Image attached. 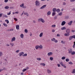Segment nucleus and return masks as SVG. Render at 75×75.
I'll use <instances>...</instances> for the list:
<instances>
[{
    "mask_svg": "<svg viewBox=\"0 0 75 75\" xmlns=\"http://www.w3.org/2000/svg\"><path fill=\"white\" fill-rule=\"evenodd\" d=\"M35 48L36 50H38L39 48V45H37L35 46Z\"/></svg>",
    "mask_w": 75,
    "mask_h": 75,
    "instance_id": "nucleus-23",
    "label": "nucleus"
},
{
    "mask_svg": "<svg viewBox=\"0 0 75 75\" xmlns=\"http://www.w3.org/2000/svg\"><path fill=\"white\" fill-rule=\"evenodd\" d=\"M3 55V53L2 52H0V57H1Z\"/></svg>",
    "mask_w": 75,
    "mask_h": 75,
    "instance_id": "nucleus-33",
    "label": "nucleus"
},
{
    "mask_svg": "<svg viewBox=\"0 0 75 75\" xmlns=\"http://www.w3.org/2000/svg\"><path fill=\"white\" fill-rule=\"evenodd\" d=\"M66 62H69V59H66Z\"/></svg>",
    "mask_w": 75,
    "mask_h": 75,
    "instance_id": "nucleus-34",
    "label": "nucleus"
},
{
    "mask_svg": "<svg viewBox=\"0 0 75 75\" xmlns=\"http://www.w3.org/2000/svg\"><path fill=\"white\" fill-rule=\"evenodd\" d=\"M66 58V57H65L63 56V57H62V58H61L62 59H65Z\"/></svg>",
    "mask_w": 75,
    "mask_h": 75,
    "instance_id": "nucleus-28",
    "label": "nucleus"
},
{
    "mask_svg": "<svg viewBox=\"0 0 75 75\" xmlns=\"http://www.w3.org/2000/svg\"><path fill=\"white\" fill-rule=\"evenodd\" d=\"M8 0H5L4 2L5 3H7Z\"/></svg>",
    "mask_w": 75,
    "mask_h": 75,
    "instance_id": "nucleus-52",
    "label": "nucleus"
},
{
    "mask_svg": "<svg viewBox=\"0 0 75 75\" xmlns=\"http://www.w3.org/2000/svg\"><path fill=\"white\" fill-rule=\"evenodd\" d=\"M39 48H40V49H42L43 47L41 45L39 46Z\"/></svg>",
    "mask_w": 75,
    "mask_h": 75,
    "instance_id": "nucleus-21",
    "label": "nucleus"
},
{
    "mask_svg": "<svg viewBox=\"0 0 75 75\" xmlns=\"http://www.w3.org/2000/svg\"><path fill=\"white\" fill-rule=\"evenodd\" d=\"M41 22L42 23H44L45 22V21H44V19H42V20L41 21Z\"/></svg>",
    "mask_w": 75,
    "mask_h": 75,
    "instance_id": "nucleus-24",
    "label": "nucleus"
},
{
    "mask_svg": "<svg viewBox=\"0 0 75 75\" xmlns=\"http://www.w3.org/2000/svg\"><path fill=\"white\" fill-rule=\"evenodd\" d=\"M72 74H75V69H73V71L71 72Z\"/></svg>",
    "mask_w": 75,
    "mask_h": 75,
    "instance_id": "nucleus-26",
    "label": "nucleus"
},
{
    "mask_svg": "<svg viewBox=\"0 0 75 75\" xmlns=\"http://www.w3.org/2000/svg\"><path fill=\"white\" fill-rule=\"evenodd\" d=\"M16 40V38L13 37L11 39V42H13V41H14Z\"/></svg>",
    "mask_w": 75,
    "mask_h": 75,
    "instance_id": "nucleus-9",
    "label": "nucleus"
},
{
    "mask_svg": "<svg viewBox=\"0 0 75 75\" xmlns=\"http://www.w3.org/2000/svg\"><path fill=\"white\" fill-rule=\"evenodd\" d=\"M75 1V0H70V2H74Z\"/></svg>",
    "mask_w": 75,
    "mask_h": 75,
    "instance_id": "nucleus-50",
    "label": "nucleus"
},
{
    "mask_svg": "<svg viewBox=\"0 0 75 75\" xmlns=\"http://www.w3.org/2000/svg\"><path fill=\"white\" fill-rule=\"evenodd\" d=\"M47 55L48 56H50V55H52V52H50L48 53H47Z\"/></svg>",
    "mask_w": 75,
    "mask_h": 75,
    "instance_id": "nucleus-13",
    "label": "nucleus"
},
{
    "mask_svg": "<svg viewBox=\"0 0 75 75\" xmlns=\"http://www.w3.org/2000/svg\"><path fill=\"white\" fill-rule=\"evenodd\" d=\"M47 72L48 74H51V71L49 69H47Z\"/></svg>",
    "mask_w": 75,
    "mask_h": 75,
    "instance_id": "nucleus-11",
    "label": "nucleus"
},
{
    "mask_svg": "<svg viewBox=\"0 0 75 75\" xmlns=\"http://www.w3.org/2000/svg\"><path fill=\"white\" fill-rule=\"evenodd\" d=\"M14 20H15V21H17V19L16 18H14Z\"/></svg>",
    "mask_w": 75,
    "mask_h": 75,
    "instance_id": "nucleus-58",
    "label": "nucleus"
},
{
    "mask_svg": "<svg viewBox=\"0 0 75 75\" xmlns=\"http://www.w3.org/2000/svg\"><path fill=\"white\" fill-rule=\"evenodd\" d=\"M41 58H37V60H38V61H41Z\"/></svg>",
    "mask_w": 75,
    "mask_h": 75,
    "instance_id": "nucleus-36",
    "label": "nucleus"
},
{
    "mask_svg": "<svg viewBox=\"0 0 75 75\" xmlns=\"http://www.w3.org/2000/svg\"><path fill=\"white\" fill-rule=\"evenodd\" d=\"M52 27L55 28L56 27V25H52Z\"/></svg>",
    "mask_w": 75,
    "mask_h": 75,
    "instance_id": "nucleus-47",
    "label": "nucleus"
},
{
    "mask_svg": "<svg viewBox=\"0 0 75 75\" xmlns=\"http://www.w3.org/2000/svg\"><path fill=\"white\" fill-rule=\"evenodd\" d=\"M33 23H36V21H35V20H33Z\"/></svg>",
    "mask_w": 75,
    "mask_h": 75,
    "instance_id": "nucleus-55",
    "label": "nucleus"
},
{
    "mask_svg": "<svg viewBox=\"0 0 75 75\" xmlns=\"http://www.w3.org/2000/svg\"><path fill=\"white\" fill-rule=\"evenodd\" d=\"M24 3H23L22 4L20 5V7H23L24 6Z\"/></svg>",
    "mask_w": 75,
    "mask_h": 75,
    "instance_id": "nucleus-22",
    "label": "nucleus"
},
{
    "mask_svg": "<svg viewBox=\"0 0 75 75\" xmlns=\"http://www.w3.org/2000/svg\"><path fill=\"white\" fill-rule=\"evenodd\" d=\"M40 65H42L43 66V67H45V63H41L40 64Z\"/></svg>",
    "mask_w": 75,
    "mask_h": 75,
    "instance_id": "nucleus-25",
    "label": "nucleus"
},
{
    "mask_svg": "<svg viewBox=\"0 0 75 75\" xmlns=\"http://www.w3.org/2000/svg\"><path fill=\"white\" fill-rule=\"evenodd\" d=\"M61 42L62 44H65V41H63V40L61 41Z\"/></svg>",
    "mask_w": 75,
    "mask_h": 75,
    "instance_id": "nucleus-49",
    "label": "nucleus"
},
{
    "mask_svg": "<svg viewBox=\"0 0 75 75\" xmlns=\"http://www.w3.org/2000/svg\"><path fill=\"white\" fill-rule=\"evenodd\" d=\"M64 18L65 19H67V18H69V16H65Z\"/></svg>",
    "mask_w": 75,
    "mask_h": 75,
    "instance_id": "nucleus-44",
    "label": "nucleus"
},
{
    "mask_svg": "<svg viewBox=\"0 0 75 75\" xmlns=\"http://www.w3.org/2000/svg\"><path fill=\"white\" fill-rule=\"evenodd\" d=\"M56 14V13L55 12H53L52 13V16H54L55 14Z\"/></svg>",
    "mask_w": 75,
    "mask_h": 75,
    "instance_id": "nucleus-40",
    "label": "nucleus"
},
{
    "mask_svg": "<svg viewBox=\"0 0 75 75\" xmlns=\"http://www.w3.org/2000/svg\"><path fill=\"white\" fill-rule=\"evenodd\" d=\"M20 51V50H18L16 51V52L17 53H18Z\"/></svg>",
    "mask_w": 75,
    "mask_h": 75,
    "instance_id": "nucleus-48",
    "label": "nucleus"
},
{
    "mask_svg": "<svg viewBox=\"0 0 75 75\" xmlns=\"http://www.w3.org/2000/svg\"><path fill=\"white\" fill-rule=\"evenodd\" d=\"M35 5L36 6H40V3L38 1H36L35 2Z\"/></svg>",
    "mask_w": 75,
    "mask_h": 75,
    "instance_id": "nucleus-1",
    "label": "nucleus"
},
{
    "mask_svg": "<svg viewBox=\"0 0 75 75\" xmlns=\"http://www.w3.org/2000/svg\"><path fill=\"white\" fill-rule=\"evenodd\" d=\"M4 8H5V9H8V8H9V6H6L4 7Z\"/></svg>",
    "mask_w": 75,
    "mask_h": 75,
    "instance_id": "nucleus-27",
    "label": "nucleus"
},
{
    "mask_svg": "<svg viewBox=\"0 0 75 75\" xmlns=\"http://www.w3.org/2000/svg\"><path fill=\"white\" fill-rule=\"evenodd\" d=\"M62 30H66V29H67V28L65 27H62L61 28Z\"/></svg>",
    "mask_w": 75,
    "mask_h": 75,
    "instance_id": "nucleus-18",
    "label": "nucleus"
},
{
    "mask_svg": "<svg viewBox=\"0 0 75 75\" xmlns=\"http://www.w3.org/2000/svg\"><path fill=\"white\" fill-rule=\"evenodd\" d=\"M15 14H18L19 13V12L18 11H16L15 12Z\"/></svg>",
    "mask_w": 75,
    "mask_h": 75,
    "instance_id": "nucleus-57",
    "label": "nucleus"
},
{
    "mask_svg": "<svg viewBox=\"0 0 75 75\" xmlns=\"http://www.w3.org/2000/svg\"><path fill=\"white\" fill-rule=\"evenodd\" d=\"M60 64H61V65H62V67L64 66V64H63V63H62V62H60Z\"/></svg>",
    "mask_w": 75,
    "mask_h": 75,
    "instance_id": "nucleus-41",
    "label": "nucleus"
},
{
    "mask_svg": "<svg viewBox=\"0 0 75 75\" xmlns=\"http://www.w3.org/2000/svg\"><path fill=\"white\" fill-rule=\"evenodd\" d=\"M27 54H24L23 55H22L23 57H26V56H27Z\"/></svg>",
    "mask_w": 75,
    "mask_h": 75,
    "instance_id": "nucleus-37",
    "label": "nucleus"
},
{
    "mask_svg": "<svg viewBox=\"0 0 75 75\" xmlns=\"http://www.w3.org/2000/svg\"><path fill=\"white\" fill-rule=\"evenodd\" d=\"M63 5H65L66 4V3L65 2H64L63 3Z\"/></svg>",
    "mask_w": 75,
    "mask_h": 75,
    "instance_id": "nucleus-56",
    "label": "nucleus"
},
{
    "mask_svg": "<svg viewBox=\"0 0 75 75\" xmlns=\"http://www.w3.org/2000/svg\"><path fill=\"white\" fill-rule=\"evenodd\" d=\"M42 35H43V33L41 32L39 35V37H42Z\"/></svg>",
    "mask_w": 75,
    "mask_h": 75,
    "instance_id": "nucleus-15",
    "label": "nucleus"
},
{
    "mask_svg": "<svg viewBox=\"0 0 75 75\" xmlns=\"http://www.w3.org/2000/svg\"><path fill=\"white\" fill-rule=\"evenodd\" d=\"M9 8H10V9H11L12 8H13V7H9Z\"/></svg>",
    "mask_w": 75,
    "mask_h": 75,
    "instance_id": "nucleus-63",
    "label": "nucleus"
},
{
    "mask_svg": "<svg viewBox=\"0 0 75 75\" xmlns=\"http://www.w3.org/2000/svg\"><path fill=\"white\" fill-rule=\"evenodd\" d=\"M4 17H6V18H7V15H4Z\"/></svg>",
    "mask_w": 75,
    "mask_h": 75,
    "instance_id": "nucleus-60",
    "label": "nucleus"
},
{
    "mask_svg": "<svg viewBox=\"0 0 75 75\" xmlns=\"http://www.w3.org/2000/svg\"><path fill=\"white\" fill-rule=\"evenodd\" d=\"M69 64L70 65H72V64H73V63H72V62H69Z\"/></svg>",
    "mask_w": 75,
    "mask_h": 75,
    "instance_id": "nucleus-42",
    "label": "nucleus"
},
{
    "mask_svg": "<svg viewBox=\"0 0 75 75\" xmlns=\"http://www.w3.org/2000/svg\"><path fill=\"white\" fill-rule=\"evenodd\" d=\"M52 10L53 12H55L57 11V8H53Z\"/></svg>",
    "mask_w": 75,
    "mask_h": 75,
    "instance_id": "nucleus-14",
    "label": "nucleus"
},
{
    "mask_svg": "<svg viewBox=\"0 0 75 75\" xmlns=\"http://www.w3.org/2000/svg\"><path fill=\"white\" fill-rule=\"evenodd\" d=\"M71 31L72 33H74V32H75V31L74 30H71Z\"/></svg>",
    "mask_w": 75,
    "mask_h": 75,
    "instance_id": "nucleus-59",
    "label": "nucleus"
},
{
    "mask_svg": "<svg viewBox=\"0 0 75 75\" xmlns=\"http://www.w3.org/2000/svg\"><path fill=\"white\" fill-rule=\"evenodd\" d=\"M24 14H25V15H26L27 17L28 16V13L27 12L25 13Z\"/></svg>",
    "mask_w": 75,
    "mask_h": 75,
    "instance_id": "nucleus-29",
    "label": "nucleus"
},
{
    "mask_svg": "<svg viewBox=\"0 0 75 75\" xmlns=\"http://www.w3.org/2000/svg\"><path fill=\"white\" fill-rule=\"evenodd\" d=\"M73 23V21H71L68 23V24L69 25H71L72 24V23Z\"/></svg>",
    "mask_w": 75,
    "mask_h": 75,
    "instance_id": "nucleus-7",
    "label": "nucleus"
},
{
    "mask_svg": "<svg viewBox=\"0 0 75 75\" xmlns=\"http://www.w3.org/2000/svg\"><path fill=\"white\" fill-rule=\"evenodd\" d=\"M51 11H48L47 13V14L48 16H50V15H51Z\"/></svg>",
    "mask_w": 75,
    "mask_h": 75,
    "instance_id": "nucleus-16",
    "label": "nucleus"
},
{
    "mask_svg": "<svg viewBox=\"0 0 75 75\" xmlns=\"http://www.w3.org/2000/svg\"><path fill=\"white\" fill-rule=\"evenodd\" d=\"M26 70H27V69H23V70L22 71L23 72H25V71H26Z\"/></svg>",
    "mask_w": 75,
    "mask_h": 75,
    "instance_id": "nucleus-51",
    "label": "nucleus"
},
{
    "mask_svg": "<svg viewBox=\"0 0 75 75\" xmlns=\"http://www.w3.org/2000/svg\"><path fill=\"white\" fill-rule=\"evenodd\" d=\"M10 45H11V47H13V45H14V43H12L10 44Z\"/></svg>",
    "mask_w": 75,
    "mask_h": 75,
    "instance_id": "nucleus-46",
    "label": "nucleus"
},
{
    "mask_svg": "<svg viewBox=\"0 0 75 75\" xmlns=\"http://www.w3.org/2000/svg\"><path fill=\"white\" fill-rule=\"evenodd\" d=\"M68 51L69 54H71V53L72 52V49H68Z\"/></svg>",
    "mask_w": 75,
    "mask_h": 75,
    "instance_id": "nucleus-4",
    "label": "nucleus"
},
{
    "mask_svg": "<svg viewBox=\"0 0 75 75\" xmlns=\"http://www.w3.org/2000/svg\"><path fill=\"white\" fill-rule=\"evenodd\" d=\"M5 21H6V22H7V24H8V23H9V21L8 20H5Z\"/></svg>",
    "mask_w": 75,
    "mask_h": 75,
    "instance_id": "nucleus-30",
    "label": "nucleus"
},
{
    "mask_svg": "<svg viewBox=\"0 0 75 75\" xmlns=\"http://www.w3.org/2000/svg\"><path fill=\"white\" fill-rule=\"evenodd\" d=\"M54 20H55V19H57V16H55L54 17Z\"/></svg>",
    "mask_w": 75,
    "mask_h": 75,
    "instance_id": "nucleus-53",
    "label": "nucleus"
},
{
    "mask_svg": "<svg viewBox=\"0 0 75 75\" xmlns=\"http://www.w3.org/2000/svg\"><path fill=\"white\" fill-rule=\"evenodd\" d=\"M42 18H40L38 19V21L39 22L41 21Z\"/></svg>",
    "mask_w": 75,
    "mask_h": 75,
    "instance_id": "nucleus-35",
    "label": "nucleus"
},
{
    "mask_svg": "<svg viewBox=\"0 0 75 75\" xmlns=\"http://www.w3.org/2000/svg\"><path fill=\"white\" fill-rule=\"evenodd\" d=\"M71 55H74L75 54V52L74 51L72 52L71 53Z\"/></svg>",
    "mask_w": 75,
    "mask_h": 75,
    "instance_id": "nucleus-32",
    "label": "nucleus"
},
{
    "mask_svg": "<svg viewBox=\"0 0 75 75\" xmlns=\"http://www.w3.org/2000/svg\"><path fill=\"white\" fill-rule=\"evenodd\" d=\"M2 17V13H1L0 14V18L1 17Z\"/></svg>",
    "mask_w": 75,
    "mask_h": 75,
    "instance_id": "nucleus-64",
    "label": "nucleus"
},
{
    "mask_svg": "<svg viewBox=\"0 0 75 75\" xmlns=\"http://www.w3.org/2000/svg\"><path fill=\"white\" fill-rule=\"evenodd\" d=\"M11 14V11H9V13H7V15L8 16H9V15H10Z\"/></svg>",
    "mask_w": 75,
    "mask_h": 75,
    "instance_id": "nucleus-39",
    "label": "nucleus"
},
{
    "mask_svg": "<svg viewBox=\"0 0 75 75\" xmlns=\"http://www.w3.org/2000/svg\"><path fill=\"white\" fill-rule=\"evenodd\" d=\"M66 33H71V30H70V29L69 28H68L66 29Z\"/></svg>",
    "mask_w": 75,
    "mask_h": 75,
    "instance_id": "nucleus-3",
    "label": "nucleus"
},
{
    "mask_svg": "<svg viewBox=\"0 0 75 75\" xmlns=\"http://www.w3.org/2000/svg\"><path fill=\"white\" fill-rule=\"evenodd\" d=\"M52 33H54V32H55V30L54 29H53L52 30Z\"/></svg>",
    "mask_w": 75,
    "mask_h": 75,
    "instance_id": "nucleus-61",
    "label": "nucleus"
},
{
    "mask_svg": "<svg viewBox=\"0 0 75 75\" xmlns=\"http://www.w3.org/2000/svg\"><path fill=\"white\" fill-rule=\"evenodd\" d=\"M56 11L57 13H59L61 11L58 8L57 9H56Z\"/></svg>",
    "mask_w": 75,
    "mask_h": 75,
    "instance_id": "nucleus-20",
    "label": "nucleus"
},
{
    "mask_svg": "<svg viewBox=\"0 0 75 75\" xmlns=\"http://www.w3.org/2000/svg\"><path fill=\"white\" fill-rule=\"evenodd\" d=\"M25 32L26 33H28V30H27V29H25Z\"/></svg>",
    "mask_w": 75,
    "mask_h": 75,
    "instance_id": "nucleus-38",
    "label": "nucleus"
},
{
    "mask_svg": "<svg viewBox=\"0 0 75 75\" xmlns=\"http://www.w3.org/2000/svg\"><path fill=\"white\" fill-rule=\"evenodd\" d=\"M51 41H54V42H55L56 43H57L58 42V40H55V38H53L52 39Z\"/></svg>",
    "mask_w": 75,
    "mask_h": 75,
    "instance_id": "nucleus-2",
    "label": "nucleus"
},
{
    "mask_svg": "<svg viewBox=\"0 0 75 75\" xmlns=\"http://www.w3.org/2000/svg\"><path fill=\"white\" fill-rule=\"evenodd\" d=\"M63 67H64V68H67V67H66V66H65V65H63Z\"/></svg>",
    "mask_w": 75,
    "mask_h": 75,
    "instance_id": "nucleus-62",
    "label": "nucleus"
},
{
    "mask_svg": "<svg viewBox=\"0 0 75 75\" xmlns=\"http://www.w3.org/2000/svg\"><path fill=\"white\" fill-rule=\"evenodd\" d=\"M20 37L21 38H24V35L23 34H21Z\"/></svg>",
    "mask_w": 75,
    "mask_h": 75,
    "instance_id": "nucleus-19",
    "label": "nucleus"
},
{
    "mask_svg": "<svg viewBox=\"0 0 75 75\" xmlns=\"http://www.w3.org/2000/svg\"><path fill=\"white\" fill-rule=\"evenodd\" d=\"M73 38H74V39H75V35H73L72 36Z\"/></svg>",
    "mask_w": 75,
    "mask_h": 75,
    "instance_id": "nucleus-54",
    "label": "nucleus"
},
{
    "mask_svg": "<svg viewBox=\"0 0 75 75\" xmlns=\"http://www.w3.org/2000/svg\"><path fill=\"white\" fill-rule=\"evenodd\" d=\"M19 25H16V30H19L20 29V27H19Z\"/></svg>",
    "mask_w": 75,
    "mask_h": 75,
    "instance_id": "nucleus-12",
    "label": "nucleus"
},
{
    "mask_svg": "<svg viewBox=\"0 0 75 75\" xmlns=\"http://www.w3.org/2000/svg\"><path fill=\"white\" fill-rule=\"evenodd\" d=\"M3 25H4V27H7V25L6 24L3 23Z\"/></svg>",
    "mask_w": 75,
    "mask_h": 75,
    "instance_id": "nucleus-31",
    "label": "nucleus"
},
{
    "mask_svg": "<svg viewBox=\"0 0 75 75\" xmlns=\"http://www.w3.org/2000/svg\"><path fill=\"white\" fill-rule=\"evenodd\" d=\"M62 14V12L59 13L58 14L59 16H61Z\"/></svg>",
    "mask_w": 75,
    "mask_h": 75,
    "instance_id": "nucleus-43",
    "label": "nucleus"
},
{
    "mask_svg": "<svg viewBox=\"0 0 75 75\" xmlns=\"http://www.w3.org/2000/svg\"><path fill=\"white\" fill-rule=\"evenodd\" d=\"M24 54V53L23 52H21L19 53L18 54V55H19V57H21L22 55H23V54Z\"/></svg>",
    "mask_w": 75,
    "mask_h": 75,
    "instance_id": "nucleus-5",
    "label": "nucleus"
},
{
    "mask_svg": "<svg viewBox=\"0 0 75 75\" xmlns=\"http://www.w3.org/2000/svg\"><path fill=\"white\" fill-rule=\"evenodd\" d=\"M50 60H51V61H52V60H53V57H50Z\"/></svg>",
    "mask_w": 75,
    "mask_h": 75,
    "instance_id": "nucleus-45",
    "label": "nucleus"
},
{
    "mask_svg": "<svg viewBox=\"0 0 75 75\" xmlns=\"http://www.w3.org/2000/svg\"><path fill=\"white\" fill-rule=\"evenodd\" d=\"M73 38V37H72V36H70L69 37V41H71V40H72Z\"/></svg>",
    "mask_w": 75,
    "mask_h": 75,
    "instance_id": "nucleus-17",
    "label": "nucleus"
},
{
    "mask_svg": "<svg viewBox=\"0 0 75 75\" xmlns=\"http://www.w3.org/2000/svg\"><path fill=\"white\" fill-rule=\"evenodd\" d=\"M46 6H47L46 5H45L43 6L42 7L40 8V9H43L46 7Z\"/></svg>",
    "mask_w": 75,
    "mask_h": 75,
    "instance_id": "nucleus-6",
    "label": "nucleus"
},
{
    "mask_svg": "<svg viewBox=\"0 0 75 75\" xmlns=\"http://www.w3.org/2000/svg\"><path fill=\"white\" fill-rule=\"evenodd\" d=\"M66 23V22L64 21H63L62 23V25H64Z\"/></svg>",
    "mask_w": 75,
    "mask_h": 75,
    "instance_id": "nucleus-10",
    "label": "nucleus"
},
{
    "mask_svg": "<svg viewBox=\"0 0 75 75\" xmlns=\"http://www.w3.org/2000/svg\"><path fill=\"white\" fill-rule=\"evenodd\" d=\"M65 36H66L67 37H68L70 35V34L69 33H65L64 34Z\"/></svg>",
    "mask_w": 75,
    "mask_h": 75,
    "instance_id": "nucleus-8",
    "label": "nucleus"
}]
</instances>
